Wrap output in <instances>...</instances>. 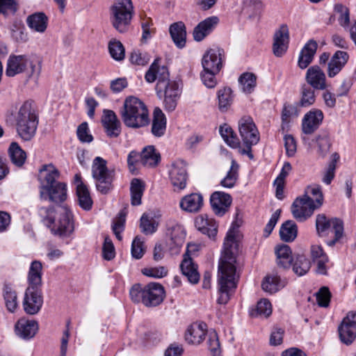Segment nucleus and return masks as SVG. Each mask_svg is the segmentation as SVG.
<instances>
[{
    "label": "nucleus",
    "mask_w": 356,
    "mask_h": 356,
    "mask_svg": "<svg viewBox=\"0 0 356 356\" xmlns=\"http://www.w3.org/2000/svg\"><path fill=\"white\" fill-rule=\"evenodd\" d=\"M239 165L234 161H232L231 167L227 173V175L221 180L220 185L224 188H233L238 178Z\"/></svg>",
    "instance_id": "43"
},
{
    "label": "nucleus",
    "mask_w": 356,
    "mask_h": 356,
    "mask_svg": "<svg viewBox=\"0 0 356 356\" xmlns=\"http://www.w3.org/2000/svg\"><path fill=\"white\" fill-rule=\"evenodd\" d=\"M339 159V155L337 153L332 154V160L328 165V168L323 176V181L326 184H330L334 177L336 164Z\"/></svg>",
    "instance_id": "56"
},
{
    "label": "nucleus",
    "mask_w": 356,
    "mask_h": 356,
    "mask_svg": "<svg viewBox=\"0 0 356 356\" xmlns=\"http://www.w3.org/2000/svg\"><path fill=\"white\" fill-rule=\"evenodd\" d=\"M158 223L153 217L149 216L147 213H143L140 218V227L142 232L145 234H151L156 232Z\"/></svg>",
    "instance_id": "50"
},
{
    "label": "nucleus",
    "mask_w": 356,
    "mask_h": 356,
    "mask_svg": "<svg viewBox=\"0 0 356 356\" xmlns=\"http://www.w3.org/2000/svg\"><path fill=\"white\" fill-rule=\"evenodd\" d=\"M311 268V262L305 255H298L293 264L292 269L293 273L298 276L305 275L308 273Z\"/></svg>",
    "instance_id": "45"
},
{
    "label": "nucleus",
    "mask_w": 356,
    "mask_h": 356,
    "mask_svg": "<svg viewBox=\"0 0 356 356\" xmlns=\"http://www.w3.org/2000/svg\"><path fill=\"white\" fill-rule=\"evenodd\" d=\"M142 273L143 275L148 277L161 278L167 275L168 270L164 266L145 268L142 270Z\"/></svg>",
    "instance_id": "61"
},
{
    "label": "nucleus",
    "mask_w": 356,
    "mask_h": 356,
    "mask_svg": "<svg viewBox=\"0 0 356 356\" xmlns=\"http://www.w3.org/2000/svg\"><path fill=\"white\" fill-rule=\"evenodd\" d=\"M165 117L160 108H156L154 111L152 133L154 136L161 137L165 134Z\"/></svg>",
    "instance_id": "35"
},
{
    "label": "nucleus",
    "mask_w": 356,
    "mask_h": 356,
    "mask_svg": "<svg viewBox=\"0 0 356 356\" xmlns=\"http://www.w3.org/2000/svg\"><path fill=\"white\" fill-rule=\"evenodd\" d=\"M159 58H156L147 71L145 79L148 83H153L158 79L157 88L162 89L163 86L170 82L169 72L166 67L159 66Z\"/></svg>",
    "instance_id": "10"
},
{
    "label": "nucleus",
    "mask_w": 356,
    "mask_h": 356,
    "mask_svg": "<svg viewBox=\"0 0 356 356\" xmlns=\"http://www.w3.org/2000/svg\"><path fill=\"white\" fill-rule=\"evenodd\" d=\"M219 19L216 16L207 17L200 22L193 30V38L197 42L202 41L210 34L218 24Z\"/></svg>",
    "instance_id": "23"
},
{
    "label": "nucleus",
    "mask_w": 356,
    "mask_h": 356,
    "mask_svg": "<svg viewBox=\"0 0 356 356\" xmlns=\"http://www.w3.org/2000/svg\"><path fill=\"white\" fill-rule=\"evenodd\" d=\"M316 141L318 146V154L322 157L325 156L331 147L328 135L325 133L320 134L316 137Z\"/></svg>",
    "instance_id": "52"
},
{
    "label": "nucleus",
    "mask_w": 356,
    "mask_h": 356,
    "mask_svg": "<svg viewBox=\"0 0 356 356\" xmlns=\"http://www.w3.org/2000/svg\"><path fill=\"white\" fill-rule=\"evenodd\" d=\"M145 286L143 287L140 284H136L132 286L129 291V295L131 300L134 302L143 304V296H145Z\"/></svg>",
    "instance_id": "60"
},
{
    "label": "nucleus",
    "mask_w": 356,
    "mask_h": 356,
    "mask_svg": "<svg viewBox=\"0 0 356 356\" xmlns=\"http://www.w3.org/2000/svg\"><path fill=\"white\" fill-rule=\"evenodd\" d=\"M26 23L32 30L43 33L47 29L48 18L44 13H35L27 17Z\"/></svg>",
    "instance_id": "32"
},
{
    "label": "nucleus",
    "mask_w": 356,
    "mask_h": 356,
    "mask_svg": "<svg viewBox=\"0 0 356 356\" xmlns=\"http://www.w3.org/2000/svg\"><path fill=\"white\" fill-rule=\"evenodd\" d=\"M316 207L314 199L305 194L301 197H297L291 205L293 216L299 222H304L312 216Z\"/></svg>",
    "instance_id": "8"
},
{
    "label": "nucleus",
    "mask_w": 356,
    "mask_h": 356,
    "mask_svg": "<svg viewBox=\"0 0 356 356\" xmlns=\"http://www.w3.org/2000/svg\"><path fill=\"white\" fill-rule=\"evenodd\" d=\"M79 206L86 211L91 209L92 206V200L90 197V192L85 184H80L76 190Z\"/></svg>",
    "instance_id": "44"
},
{
    "label": "nucleus",
    "mask_w": 356,
    "mask_h": 356,
    "mask_svg": "<svg viewBox=\"0 0 356 356\" xmlns=\"http://www.w3.org/2000/svg\"><path fill=\"white\" fill-rule=\"evenodd\" d=\"M129 59L133 64L145 65L149 61L150 58L146 53H143L140 50H134L130 55Z\"/></svg>",
    "instance_id": "59"
},
{
    "label": "nucleus",
    "mask_w": 356,
    "mask_h": 356,
    "mask_svg": "<svg viewBox=\"0 0 356 356\" xmlns=\"http://www.w3.org/2000/svg\"><path fill=\"white\" fill-rule=\"evenodd\" d=\"M120 114L123 123L129 128L139 129L149 123V111L146 105L134 96H129L124 99Z\"/></svg>",
    "instance_id": "5"
},
{
    "label": "nucleus",
    "mask_w": 356,
    "mask_h": 356,
    "mask_svg": "<svg viewBox=\"0 0 356 356\" xmlns=\"http://www.w3.org/2000/svg\"><path fill=\"white\" fill-rule=\"evenodd\" d=\"M218 98L220 111L222 112L227 111L232 102V90L225 88L218 90Z\"/></svg>",
    "instance_id": "49"
},
{
    "label": "nucleus",
    "mask_w": 356,
    "mask_h": 356,
    "mask_svg": "<svg viewBox=\"0 0 356 356\" xmlns=\"http://www.w3.org/2000/svg\"><path fill=\"white\" fill-rule=\"evenodd\" d=\"M329 228V235L332 234L334 237L333 239L327 241L326 243L328 246L332 247L340 242L344 235L343 222L340 218H332V223Z\"/></svg>",
    "instance_id": "36"
},
{
    "label": "nucleus",
    "mask_w": 356,
    "mask_h": 356,
    "mask_svg": "<svg viewBox=\"0 0 356 356\" xmlns=\"http://www.w3.org/2000/svg\"><path fill=\"white\" fill-rule=\"evenodd\" d=\"M238 130L245 145H255L259 141V131L252 118H241L238 121Z\"/></svg>",
    "instance_id": "9"
},
{
    "label": "nucleus",
    "mask_w": 356,
    "mask_h": 356,
    "mask_svg": "<svg viewBox=\"0 0 356 356\" xmlns=\"http://www.w3.org/2000/svg\"><path fill=\"white\" fill-rule=\"evenodd\" d=\"M102 123L108 137L117 138L120 135L121 122L113 111L108 109L103 111Z\"/></svg>",
    "instance_id": "12"
},
{
    "label": "nucleus",
    "mask_w": 356,
    "mask_h": 356,
    "mask_svg": "<svg viewBox=\"0 0 356 356\" xmlns=\"http://www.w3.org/2000/svg\"><path fill=\"white\" fill-rule=\"evenodd\" d=\"M170 36L179 48H183L186 44V26L182 22L174 23L170 26Z\"/></svg>",
    "instance_id": "33"
},
{
    "label": "nucleus",
    "mask_w": 356,
    "mask_h": 356,
    "mask_svg": "<svg viewBox=\"0 0 356 356\" xmlns=\"http://www.w3.org/2000/svg\"><path fill=\"white\" fill-rule=\"evenodd\" d=\"M232 202L231 195L221 191L213 193L210 197L212 210L218 216H222L228 211Z\"/></svg>",
    "instance_id": "15"
},
{
    "label": "nucleus",
    "mask_w": 356,
    "mask_h": 356,
    "mask_svg": "<svg viewBox=\"0 0 356 356\" xmlns=\"http://www.w3.org/2000/svg\"><path fill=\"white\" fill-rule=\"evenodd\" d=\"M15 129L19 137L29 141L36 134L39 123V114L33 102L25 101L14 115Z\"/></svg>",
    "instance_id": "4"
},
{
    "label": "nucleus",
    "mask_w": 356,
    "mask_h": 356,
    "mask_svg": "<svg viewBox=\"0 0 356 356\" xmlns=\"http://www.w3.org/2000/svg\"><path fill=\"white\" fill-rule=\"evenodd\" d=\"M144 293L143 305L148 307L159 305L165 298L163 286L156 282H151L145 285Z\"/></svg>",
    "instance_id": "11"
},
{
    "label": "nucleus",
    "mask_w": 356,
    "mask_h": 356,
    "mask_svg": "<svg viewBox=\"0 0 356 356\" xmlns=\"http://www.w3.org/2000/svg\"><path fill=\"white\" fill-rule=\"evenodd\" d=\"M44 197L51 202L58 203L65 201L67 198L66 184L63 182L56 183L48 188L44 189Z\"/></svg>",
    "instance_id": "30"
},
{
    "label": "nucleus",
    "mask_w": 356,
    "mask_h": 356,
    "mask_svg": "<svg viewBox=\"0 0 356 356\" xmlns=\"http://www.w3.org/2000/svg\"><path fill=\"white\" fill-rule=\"evenodd\" d=\"M76 135L81 143H91L93 140L92 136L90 134L88 123L82 122L77 128Z\"/></svg>",
    "instance_id": "58"
},
{
    "label": "nucleus",
    "mask_w": 356,
    "mask_h": 356,
    "mask_svg": "<svg viewBox=\"0 0 356 356\" xmlns=\"http://www.w3.org/2000/svg\"><path fill=\"white\" fill-rule=\"evenodd\" d=\"M160 159V154L156 152L155 147L152 145L144 147L140 154V163L145 167L156 166Z\"/></svg>",
    "instance_id": "31"
},
{
    "label": "nucleus",
    "mask_w": 356,
    "mask_h": 356,
    "mask_svg": "<svg viewBox=\"0 0 356 356\" xmlns=\"http://www.w3.org/2000/svg\"><path fill=\"white\" fill-rule=\"evenodd\" d=\"M3 296L7 309L12 313L14 312L18 306L16 291L13 289L10 285L4 284Z\"/></svg>",
    "instance_id": "40"
},
{
    "label": "nucleus",
    "mask_w": 356,
    "mask_h": 356,
    "mask_svg": "<svg viewBox=\"0 0 356 356\" xmlns=\"http://www.w3.org/2000/svg\"><path fill=\"white\" fill-rule=\"evenodd\" d=\"M8 154L12 163L17 167L22 166L26 159V152L16 142H13L10 144L8 149Z\"/></svg>",
    "instance_id": "38"
},
{
    "label": "nucleus",
    "mask_w": 356,
    "mask_h": 356,
    "mask_svg": "<svg viewBox=\"0 0 356 356\" xmlns=\"http://www.w3.org/2000/svg\"><path fill=\"white\" fill-rule=\"evenodd\" d=\"M236 225L233 222L231 228L227 233L224 241V249L218 266V303L227 304L235 289L239 275L236 273V259L234 249L236 243L235 236L237 232Z\"/></svg>",
    "instance_id": "1"
},
{
    "label": "nucleus",
    "mask_w": 356,
    "mask_h": 356,
    "mask_svg": "<svg viewBox=\"0 0 356 356\" xmlns=\"http://www.w3.org/2000/svg\"><path fill=\"white\" fill-rule=\"evenodd\" d=\"M111 56L115 60H122L124 58L125 51L123 44L118 40H111L108 44Z\"/></svg>",
    "instance_id": "51"
},
{
    "label": "nucleus",
    "mask_w": 356,
    "mask_h": 356,
    "mask_svg": "<svg viewBox=\"0 0 356 356\" xmlns=\"http://www.w3.org/2000/svg\"><path fill=\"white\" fill-rule=\"evenodd\" d=\"M40 172L42 177L40 195L42 199H46L44 189L58 183L56 179L59 177L60 173L52 164L44 165L40 170Z\"/></svg>",
    "instance_id": "19"
},
{
    "label": "nucleus",
    "mask_w": 356,
    "mask_h": 356,
    "mask_svg": "<svg viewBox=\"0 0 356 356\" xmlns=\"http://www.w3.org/2000/svg\"><path fill=\"white\" fill-rule=\"evenodd\" d=\"M289 31L286 24H282L274 34L273 51L277 57L282 56L288 49Z\"/></svg>",
    "instance_id": "17"
},
{
    "label": "nucleus",
    "mask_w": 356,
    "mask_h": 356,
    "mask_svg": "<svg viewBox=\"0 0 356 356\" xmlns=\"http://www.w3.org/2000/svg\"><path fill=\"white\" fill-rule=\"evenodd\" d=\"M206 324L204 323H195L191 325L186 332V340L192 344H199L206 335Z\"/></svg>",
    "instance_id": "28"
},
{
    "label": "nucleus",
    "mask_w": 356,
    "mask_h": 356,
    "mask_svg": "<svg viewBox=\"0 0 356 356\" xmlns=\"http://www.w3.org/2000/svg\"><path fill=\"white\" fill-rule=\"evenodd\" d=\"M239 82L245 92L250 93L256 86V76L252 73H244L239 78Z\"/></svg>",
    "instance_id": "54"
},
{
    "label": "nucleus",
    "mask_w": 356,
    "mask_h": 356,
    "mask_svg": "<svg viewBox=\"0 0 356 356\" xmlns=\"http://www.w3.org/2000/svg\"><path fill=\"white\" fill-rule=\"evenodd\" d=\"M28 65H30L32 73H33L35 66L29 60L26 56L11 55L7 62L6 74L8 76H14L17 74L23 72Z\"/></svg>",
    "instance_id": "14"
},
{
    "label": "nucleus",
    "mask_w": 356,
    "mask_h": 356,
    "mask_svg": "<svg viewBox=\"0 0 356 356\" xmlns=\"http://www.w3.org/2000/svg\"><path fill=\"white\" fill-rule=\"evenodd\" d=\"M169 176L175 191H181L185 188L188 177L185 163L177 161L172 163L169 172Z\"/></svg>",
    "instance_id": "13"
},
{
    "label": "nucleus",
    "mask_w": 356,
    "mask_h": 356,
    "mask_svg": "<svg viewBox=\"0 0 356 356\" xmlns=\"http://www.w3.org/2000/svg\"><path fill=\"white\" fill-rule=\"evenodd\" d=\"M195 227L203 234L210 238L214 239L218 233V224L216 221L207 214H201L195 218Z\"/></svg>",
    "instance_id": "20"
},
{
    "label": "nucleus",
    "mask_w": 356,
    "mask_h": 356,
    "mask_svg": "<svg viewBox=\"0 0 356 356\" xmlns=\"http://www.w3.org/2000/svg\"><path fill=\"white\" fill-rule=\"evenodd\" d=\"M298 115L297 108L293 105H284L282 112V129L284 130L289 127V123L293 116Z\"/></svg>",
    "instance_id": "55"
},
{
    "label": "nucleus",
    "mask_w": 356,
    "mask_h": 356,
    "mask_svg": "<svg viewBox=\"0 0 356 356\" xmlns=\"http://www.w3.org/2000/svg\"><path fill=\"white\" fill-rule=\"evenodd\" d=\"M272 313L270 302L266 299H262L257 302L256 308V316H269Z\"/></svg>",
    "instance_id": "62"
},
{
    "label": "nucleus",
    "mask_w": 356,
    "mask_h": 356,
    "mask_svg": "<svg viewBox=\"0 0 356 356\" xmlns=\"http://www.w3.org/2000/svg\"><path fill=\"white\" fill-rule=\"evenodd\" d=\"M315 90L314 88L304 83L301 86L300 99L298 106L301 107H308L312 105L316 100Z\"/></svg>",
    "instance_id": "42"
},
{
    "label": "nucleus",
    "mask_w": 356,
    "mask_h": 356,
    "mask_svg": "<svg viewBox=\"0 0 356 356\" xmlns=\"http://www.w3.org/2000/svg\"><path fill=\"white\" fill-rule=\"evenodd\" d=\"M340 340L342 343L350 345L356 337V326L341 323L338 328Z\"/></svg>",
    "instance_id": "39"
},
{
    "label": "nucleus",
    "mask_w": 356,
    "mask_h": 356,
    "mask_svg": "<svg viewBox=\"0 0 356 356\" xmlns=\"http://www.w3.org/2000/svg\"><path fill=\"white\" fill-rule=\"evenodd\" d=\"M42 265L39 261H33L28 273L29 286L26 288L22 302L26 314L34 315L39 312L43 305L42 293Z\"/></svg>",
    "instance_id": "2"
},
{
    "label": "nucleus",
    "mask_w": 356,
    "mask_h": 356,
    "mask_svg": "<svg viewBox=\"0 0 356 356\" xmlns=\"http://www.w3.org/2000/svg\"><path fill=\"white\" fill-rule=\"evenodd\" d=\"M180 268L183 275L188 281L193 284H197L200 280V274L197 269V266L193 262L188 251L184 254V259L180 264Z\"/></svg>",
    "instance_id": "25"
},
{
    "label": "nucleus",
    "mask_w": 356,
    "mask_h": 356,
    "mask_svg": "<svg viewBox=\"0 0 356 356\" xmlns=\"http://www.w3.org/2000/svg\"><path fill=\"white\" fill-rule=\"evenodd\" d=\"M307 193H310L314 198L316 207H320L323 204V196L319 185H312L307 188Z\"/></svg>",
    "instance_id": "64"
},
{
    "label": "nucleus",
    "mask_w": 356,
    "mask_h": 356,
    "mask_svg": "<svg viewBox=\"0 0 356 356\" xmlns=\"http://www.w3.org/2000/svg\"><path fill=\"white\" fill-rule=\"evenodd\" d=\"M220 134L225 142L233 148L238 147L240 142L232 129L227 124L220 127Z\"/></svg>",
    "instance_id": "46"
},
{
    "label": "nucleus",
    "mask_w": 356,
    "mask_h": 356,
    "mask_svg": "<svg viewBox=\"0 0 356 356\" xmlns=\"http://www.w3.org/2000/svg\"><path fill=\"white\" fill-rule=\"evenodd\" d=\"M318 47L317 42L310 40L302 49L298 61L300 68L305 69L312 62Z\"/></svg>",
    "instance_id": "27"
},
{
    "label": "nucleus",
    "mask_w": 356,
    "mask_h": 356,
    "mask_svg": "<svg viewBox=\"0 0 356 356\" xmlns=\"http://www.w3.org/2000/svg\"><path fill=\"white\" fill-rule=\"evenodd\" d=\"M316 298L318 306L327 307L331 299V293L328 287H321L318 292L316 293Z\"/></svg>",
    "instance_id": "57"
},
{
    "label": "nucleus",
    "mask_w": 356,
    "mask_h": 356,
    "mask_svg": "<svg viewBox=\"0 0 356 356\" xmlns=\"http://www.w3.org/2000/svg\"><path fill=\"white\" fill-rule=\"evenodd\" d=\"M38 214L43 224L54 235L67 236L74 230L72 213L66 207H41Z\"/></svg>",
    "instance_id": "3"
},
{
    "label": "nucleus",
    "mask_w": 356,
    "mask_h": 356,
    "mask_svg": "<svg viewBox=\"0 0 356 356\" xmlns=\"http://www.w3.org/2000/svg\"><path fill=\"white\" fill-rule=\"evenodd\" d=\"M349 55L345 51H337L328 63L327 74L329 77H334L338 74L347 63Z\"/></svg>",
    "instance_id": "24"
},
{
    "label": "nucleus",
    "mask_w": 356,
    "mask_h": 356,
    "mask_svg": "<svg viewBox=\"0 0 356 356\" xmlns=\"http://www.w3.org/2000/svg\"><path fill=\"white\" fill-rule=\"evenodd\" d=\"M103 257L106 260H111L115 257V248L111 239L108 236L104 238L102 248Z\"/></svg>",
    "instance_id": "63"
},
{
    "label": "nucleus",
    "mask_w": 356,
    "mask_h": 356,
    "mask_svg": "<svg viewBox=\"0 0 356 356\" xmlns=\"http://www.w3.org/2000/svg\"><path fill=\"white\" fill-rule=\"evenodd\" d=\"M133 6L131 0H115L111 8V20L120 33L127 31L132 18Z\"/></svg>",
    "instance_id": "6"
},
{
    "label": "nucleus",
    "mask_w": 356,
    "mask_h": 356,
    "mask_svg": "<svg viewBox=\"0 0 356 356\" xmlns=\"http://www.w3.org/2000/svg\"><path fill=\"white\" fill-rule=\"evenodd\" d=\"M298 227L293 220H286L281 226L280 236L282 241L291 242L297 237Z\"/></svg>",
    "instance_id": "37"
},
{
    "label": "nucleus",
    "mask_w": 356,
    "mask_h": 356,
    "mask_svg": "<svg viewBox=\"0 0 356 356\" xmlns=\"http://www.w3.org/2000/svg\"><path fill=\"white\" fill-rule=\"evenodd\" d=\"M332 218H328L324 213H319L316 217V229L318 236H329V227Z\"/></svg>",
    "instance_id": "47"
},
{
    "label": "nucleus",
    "mask_w": 356,
    "mask_h": 356,
    "mask_svg": "<svg viewBox=\"0 0 356 356\" xmlns=\"http://www.w3.org/2000/svg\"><path fill=\"white\" fill-rule=\"evenodd\" d=\"M203 206V197L200 193H191L184 196L180 201V207L188 212L195 213Z\"/></svg>",
    "instance_id": "29"
},
{
    "label": "nucleus",
    "mask_w": 356,
    "mask_h": 356,
    "mask_svg": "<svg viewBox=\"0 0 356 356\" xmlns=\"http://www.w3.org/2000/svg\"><path fill=\"white\" fill-rule=\"evenodd\" d=\"M107 162L102 157L97 156L92 165L93 178L96 180V187L102 194L108 193L112 188L114 173L108 169Z\"/></svg>",
    "instance_id": "7"
},
{
    "label": "nucleus",
    "mask_w": 356,
    "mask_h": 356,
    "mask_svg": "<svg viewBox=\"0 0 356 356\" xmlns=\"http://www.w3.org/2000/svg\"><path fill=\"white\" fill-rule=\"evenodd\" d=\"M323 120V113L321 110L309 111L302 119V130L305 134H313L321 125Z\"/></svg>",
    "instance_id": "21"
},
{
    "label": "nucleus",
    "mask_w": 356,
    "mask_h": 356,
    "mask_svg": "<svg viewBox=\"0 0 356 356\" xmlns=\"http://www.w3.org/2000/svg\"><path fill=\"white\" fill-rule=\"evenodd\" d=\"M305 81L307 85L314 89L323 90L327 87L325 74L318 65H313L307 69Z\"/></svg>",
    "instance_id": "16"
},
{
    "label": "nucleus",
    "mask_w": 356,
    "mask_h": 356,
    "mask_svg": "<svg viewBox=\"0 0 356 356\" xmlns=\"http://www.w3.org/2000/svg\"><path fill=\"white\" fill-rule=\"evenodd\" d=\"M280 282V277L277 275L266 276L261 284V286L265 291L273 293L283 287Z\"/></svg>",
    "instance_id": "48"
},
{
    "label": "nucleus",
    "mask_w": 356,
    "mask_h": 356,
    "mask_svg": "<svg viewBox=\"0 0 356 356\" xmlns=\"http://www.w3.org/2000/svg\"><path fill=\"white\" fill-rule=\"evenodd\" d=\"M145 190V186L143 181L139 179H133L131 182V204L138 206L141 204V198Z\"/></svg>",
    "instance_id": "41"
},
{
    "label": "nucleus",
    "mask_w": 356,
    "mask_h": 356,
    "mask_svg": "<svg viewBox=\"0 0 356 356\" xmlns=\"http://www.w3.org/2000/svg\"><path fill=\"white\" fill-rule=\"evenodd\" d=\"M163 88H165L164 108L167 111L172 112L176 108L180 97L179 86L175 81H172Z\"/></svg>",
    "instance_id": "22"
},
{
    "label": "nucleus",
    "mask_w": 356,
    "mask_h": 356,
    "mask_svg": "<svg viewBox=\"0 0 356 356\" xmlns=\"http://www.w3.org/2000/svg\"><path fill=\"white\" fill-rule=\"evenodd\" d=\"M334 12L338 15L337 20L339 24L343 28L348 27L350 23L348 8L342 4H337L334 6Z\"/></svg>",
    "instance_id": "53"
},
{
    "label": "nucleus",
    "mask_w": 356,
    "mask_h": 356,
    "mask_svg": "<svg viewBox=\"0 0 356 356\" xmlns=\"http://www.w3.org/2000/svg\"><path fill=\"white\" fill-rule=\"evenodd\" d=\"M223 50L220 49H210L203 56L202 65L204 70L220 72L222 68Z\"/></svg>",
    "instance_id": "18"
},
{
    "label": "nucleus",
    "mask_w": 356,
    "mask_h": 356,
    "mask_svg": "<svg viewBox=\"0 0 356 356\" xmlns=\"http://www.w3.org/2000/svg\"><path fill=\"white\" fill-rule=\"evenodd\" d=\"M38 330V324L35 321H29L22 318L19 320L15 325V332L17 335L25 339L33 337Z\"/></svg>",
    "instance_id": "26"
},
{
    "label": "nucleus",
    "mask_w": 356,
    "mask_h": 356,
    "mask_svg": "<svg viewBox=\"0 0 356 356\" xmlns=\"http://www.w3.org/2000/svg\"><path fill=\"white\" fill-rule=\"evenodd\" d=\"M277 261L279 266L289 268L292 262V252L288 245L282 244L275 248Z\"/></svg>",
    "instance_id": "34"
}]
</instances>
